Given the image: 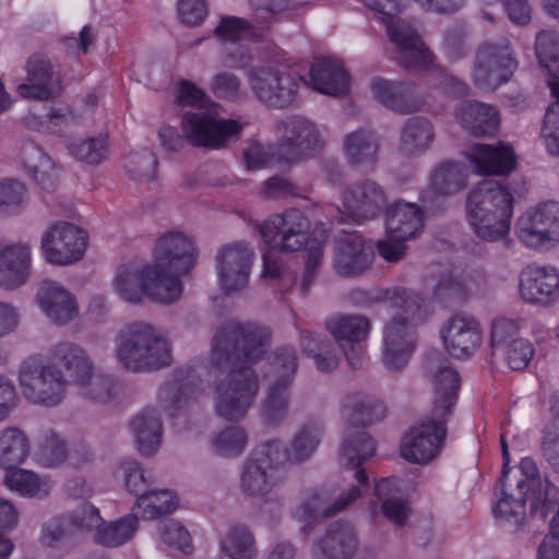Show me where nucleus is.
<instances>
[{
	"label": "nucleus",
	"instance_id": "e433bc0d",
	"mask_svg": "<svg viewBox=\"0 0 559 559\" xmlns=\"http://www.w3.org/2000/svg\"><path fill=\"white\" fill-rule=\"evenodd\" d=\"M21 159L28 175L36 181L41 190L53 192L58 186V170L51 158L33 142L24 144Z\"/></svg>",
	"mask_w": 559,
	"mask_h": 559
},
{
	"label": "nucleus",
	"instance_id": "c9c22d12",
	"mask_svg": "<svg viewBox=\"0 0 559 559\" xmlns=\"http://www.w3.org/2000/svg\"><path fill=\"white\" fill-rule=\"evenodd\" d=\"M376 443L371 436L364 430L349 431L341 448L342 464L355 469L354 477L361 485L368 484L367 473L359 468L362 462L374 454Z\"/></svg>",
	"mask_w": 559,
	"mask_h": 559
},
{
	"label": "nucleus",
	"instance_id": "603ef678",
	"mask_svg": "<svg viewBox=\"0 0 559 559\" xmlns=\"http://www.w3.org/2000/svg\"><path fill=\"white\" fill-rule=\"evenodd\" d=\"M219 545L229 559H254L257 556L254 537L245 526L230 527Z\"/></svg>",
	"mask_w": 559,
	"mask_h": 559
},
{
	"label": "nucleus",
	"instance_id": "79ce46f5",
	"mask_svg": "<svg viewBox=\"0 0 559 559\" xmlns=\"http://www.w3.org/2000/svg\"><path fill=\"white\" fill-rule=\"evenodd\" d=\"M370 320L360 314H342L326 322V330L340 346L361 343L369 334Z\"/></svg>",
	"mask_w": 559,
	"mask_h": 559
},
{
	"label": "nucleus",
	"instance_id": "cd10ccee",
	"mask_svg": "<svg viewBox=\"0 0 559 559\" xmlns=\"http://www.w3.org/2000/svg\"><path fill=\"white\" fill-rule=\"evenodd\" d=\"M423 225V213L415 203L397 201L385 212V229L391 245L414 240Z\"/></svg>",
	"mask_w": 559,
	"mask_h": 559
},
{
	"label": "nucleus",
	"instance_id": "423d86ee",
	"mask_svg": "<svg viewBox=\"0 0 559 559\" xmlns=\"http://www.w3.org/2000/svg\"><path fill=\"white\" fill-rule=\"evenodd\" d=\"M514 197L508 186L486 179L468 193L466 212L475 234L485 241L503 240L510 233Z\"/></svg>",
	"mask_w": 559,
	"mask_h": 559
},
{
	"label": "nucleus",
	"instance_id": "a878e982",
	"mask_svg": "<svg viewBox=\"0 0 559 559\" xmlns=\"http://www.w3.org/2000/svg\"><path fill=\"white\" fill-rule=\"evenodd\" d=\"M475 173L485 176H506L514 168L516 158L512 147L503 142L495 145L474 144L466 153Z\"/></svg>",
	"mask_w": 559,
	"mask_h": 559
},
{
	"label": "nucleus",
	"instance_id": "49530a36",
	"mask_svg": "<svg viewBox=\"0 0 559 559\" xmlns=\"http://www.w3.org/2000/svg\"><path fill=\"white\" fill-rule=\"evenodd\" d=\"M177 509V500L173 491L152 487L132 507L133 516L142 520H154L167 515Z\"/></svg>",
	"mask_w": 559,
	"mask_h": 559
},
{
	"label": "nucleus",
	"instance_id": "69168bd1",
	"mask_svg": "<svg viewBox=\"0 0 559 559\" xmlns=\"http://www.w3.org/2000/svg\"><path fill=\"white\" fill-rule=\"evenodd\" d=\"M257 462L275 474V471L292 461L288 449L280 440H270L261 444L251 454Z\"/></svg>",
	"mask_w": 559,
	"mask_h": 559
},
{
	"label": "nucleus",
	"instance_id": "09e8293b",
	"mask_svg": "<svg viewBox=\"0 0 559 559\" xmlns=\"http://www.w3.org/2000/svg\"><path fill=\"white\" fill-rule=\"evenodd\" d=\"M248 432L241 426H227L212 435L210 450L213 454L234 459L240 456L248 447Z\"/></svg>",
	"mask_w": 559,
	"mask_h": 559
},
{
	"label": "nucleus",
	"instance_id": "6ab92c4d",
	"mask_svg": "<svg viewBox=\"0 0 559 559\" xmlns=\"http://www.w3.org/2000/svg\"><path fill=\"white\" fill-rule=\"evenodd\" d=\"M253 260L250 247H221L215 254V270L222 292L234 295L247 289Z\"/></svg>",
	"mask_w": 559,
	"mask_h": 559
},
{
	"label": "nucleus",
	"instance_id": "a18cd8bd",
	"mask_svg": "<svg viewBox=\"0 0 559 559\" xmlns=\"http://www.w3.org/2000/svg\"><path fill=\"white\" fill-rule=\"evenodd\" d=\"M435 284L431 286L435 298L439 300H462L466 296L467 286L462 273L450 264L438 265L430 272Z\"/></svg>",
	"mask_w": 559,
	"mask_h": 559
},
{
	"label": "nucleus",
	"instance_id": "bb28decb",
	"mask_svg": "<svg viewBox=\"0 0 559 559\" xmlns=\"http://www.w3.org/2000/svg\"><path fill=\"white\" fill-rule=\"evenodd\" d=\"M371 93L378 102L400 114L415 112L424 104L416 86L408 82L377 78L371 81Z\"/></svg>",
	"mask_w": 559,
	"mask_h": 559
},
{
	"label": "nucleus",
	"instance_id": "a19ab883",
	"mask_svg": "<svg viewBox=\"0 0 559 559\" xmlns=\"http://www.w3.org/2000/svg\"><path fill=\"white\" fill-rule=\"evenodd\" d=\"M346 419L353 427H365L384 417V406L364 393H349L343 400Z\"/></svg>",
	"mask_w": 559,
	"mask_h": 559
},
{
	"label": "nucleus",
	"instance_id": "1a4fd4ad",
	"mask_svg": "<svg viewBox=\"0 0 559 559\" xmlns=\"http://www.w3.org/2000/svg\"><path fill=\"white\" fill-rule=\"evenodd\" d=\"M293 259H301L304 262L300 292L307 296L323 259L322 247H302L301 250H294L293 247H265L262 253V277L278 280L282 292L289 290L297 280L296 273L289 269Z\"/></svg>",
	"mask_w": 559,
	"mask_h": 559
},
{
	"label": "nucleus",
	"instance_id": "f3484780",
	"mask_svg": "<svg viewBox=\"0 0 559 559\" xmlns=\"http://www.w3.org/2000/svg\"><path fill=\"white\" fill-rule=\"evenodd\" d=\"M426 370L433 386L431 413L435 418H449L456 404L460 376L449 360L437 350L427 355Z\"/></svg>",
	"mask_w": 559,
	"mask_h": 559
},
{
	"label": "nucleus",
	"instance_id": "2eb2a0df",
	"mask_svg": "<svg viewBox=\"0 0 559 559\" xmlns=\"http://www.w3.org/2000/svg\"><path fill=\"white\" fill-rule=\"evenodd\" d=\"M26 76L16 86V94L25 99L50 100L62 90V75L50 58L44 52L31 55L25 62Z\"/></svg>",
	"mask_w": 559,
	"mask_h": 559
},
{
	"label": "nucleus",
	"instance_id": "680f3d73",
	"mask_svg": "<svg viewBox=\"0 0 559 559\" xmlns=\"http://www.w3.org/2000/svg\"><path fill=\"white\" fill-rule=\"evenodd\" d=\"M261 17L254 16L252 22L241 17L225 16L221 20L219 24L215 27L214 34L223 39L236 40L246 35L255 36L257 31L262 29Z\"/></svg>",
	"mask_w": 559,
	"mask_h": 559
},
{
	"label": "nucleus",
	"instance_id": "4be33fe9",
	"mask_svg": "<svg viewBox=\"0 0 559 559\" xmlns=\"http://www.w3.org/2000/svg\"><path fill=\"white\" fill-rule=\"evenodd\" d=\"M342 203L346 214L353 219L369 221L378 217L385 209L388 194L379 182L362 179L345 188Z\"/></svg>",
	"mask_w": 559,
	"mask_h": 559
},
{
	"label": "nucleus",
	"instance_id": "6e6d98bb",
	"mask_svg": "<svg viewBox=\"0 0 559 559\" xmlns=\"http://www.w3.org/2000/svg\"><path fill=\"white\" fill-rule=\"evenodd\" d=\"M270 382L293 386L298 370V357L290 346L278 347L271 357Z\"/></svg>",
	"mask_w": 559,
	"mask_h": 559
},
{
	"label": "nucleus",
	"instance_id": "864d4df0",
	"mask_svg": "<svg viewBox=\"0 0 559 559\" xmlns=\"http://www.w3.org/2000/svg\"><path fill=\"white\" fill-rule=\"evenodd\" d=\"M323 433V426L319 421H308L295 435L288 449L293 462H302L309 459L317 450Z\"/></svg>",
	"mask_w": 559,
	"mask_h": 559
},
{
	"label": "nucleus",
	"instance_id": "7c9ffc66",
	"mask_svg": "<svg viewBox=\"0 0 559 559\" xmlns=\"http://www.w3.org/2000/svg\"><path fill=\"white\" fill-rule=\"evenodd\" d=\"M311 86L322 94L338 96L349 88V76L343 64L331 58L316 60L309 73Z\"/></svg>",
	"mask_w": 559,
	"mask_h": 559
},
{
	"label": "nucleus",
	"instance_id": "aec40b11",
	"mask_svg": "<svg viewBox=\"0 0 559 559\" xmlns=\"http://www.w3.org/2000/svg\"><path fill=\"white\" fill-rule=\"evenodd\" d=\"M360 548L356 526L348 521L337 520L329 524L311 545V559H355Z\"/></svg>",
	"mask_w": 559,
	"mask_h": 559
},
{
	"label": "nucleus",
	"instance_id": "3c124183",
	"mask_svg": "<svg viewBox=\"0 0 559 559\" xmlns=\"http://www.w3.org/2000/svg\"><path fill=\"white\" fill-rule=\"evenodd\" d=\"M7 471L3 483L10 490L27 498H41L48 495V481L34 472L17 466Z\"/></svg>",
	"mask_w": 559,
	"mask_h": 559
},
{
	"label": "nucleus",
	"instance_id": "8fccbe9b",
	"mask_svg": "<svg viewBox=\"0 0 559 559\" xmlns=\"http://www.w3.org/2000/svg\"><path fill=\"white\" fill-rule=\"evenodd\" d=\"M292 386L270 382L262 404L261 415L269 426L282 424L289 412Z\"/></svg>",
	"mask_w": 559,
	"mask_h": 559
},
{
	"label": "nucleus",
	"instance_id": "ea45409f",
	"mask_svg": "<svg viewBox=\"0 0 559 559\" xmlns=\"http://www.w3.org/2000/svg\"><path fill=\"white\" fill-rule=\"evenodd\" d=\"M374 257L373 247H335L332 266L340 276L354 278L372 265Z\"/></svg>",
	"mask_w": 559,
	"mask_h": 559
},
{
	"label": "nucleus",
	"instance_id": "c03bdc74",
	"mask_svg": "<svg viewBox=\"0 0 559 559\" xmlns=\"http://www.w3.org/2000/svg\"><path fill=\"white\" fill-rule=\"evenodd\" d=\"M276 486L275 474L249 456L240 474V490L249 497H264Z\"/></svg>",
	"mask_w": 559,
	"mask_h": 559
},
{
	"label": "nucleus",
	"instance_id": "4d7b16f0",
	"mask_svg": "<svg viewBox=\"0 0 559 559\" xmlns=\"http://www.w3.org/2000/svg\"><path fill=\"white\" fill-rule=\"evenodd\" d=\"M535 52L548 74L559 79V35L554 31L539 32L535 40Z\"/></svg>",
	"mask_w": 559,
	"mask_h": 559
},
{
	"label": "nucleus",
	"instance_id": "4468645a",
	"mask_svg": "<svg viewBox=\"0 0 559 559\" xmlns=\"http://www.w3.org/2000/svg\"><path fill=\"white\" fill-rule=\"evenodd\" d=\"M360 495L361 489L356 485H352L333 500L326 489L308 488L300 492L292 516L300 523L312 525L343 512Z\"/></svg>",
	"mask_w": 559,
	"mask_h": 559
},
{
	"label": "nucleus",
	"instance_id": "f8f14e48",
	"mask_svg": "<svg viewBox=\"0 0 559 559\" xmlns=\"http://www.w3.org/2000/svg\"><path fill=\"white\" fill-rule=\"evenodd\" d=\"M248 84L259 102L272 108H285L297 96L298 81L281 66L264 64L247 73Z\"/></svg>",
	"mask_w": 559,
	"mask_h": 559
},
{
	"label": "nucleus",
	"instance_id": "e2e57ef3",
	"mask_svg": "<svg viewBox=\"0 0 559 559\" xmlns=\"http://www.w3.org/2000/svg\"><path fill=\"white\" fill-rule=\"evenodd\" d=\"M520 326L518 321L509 318H497L491 323L490 347L492 355L496 356L503 352L509 345L519 337Z\"/></svg>",
	"mask_w": 559,
	"mask_h": 559
},
{
	"label": "nucleus",
	"instance_id": "c756f323",
	"mask_svg": "<svg viewBox=\"0 0 559 559\" xmlns=\"http://www.w3.org/2000/svg\"><path fill=\"white\" fill-rule=\"evenodd\" d=\"M455 117L463 128L476 136L495 134L500 123L497 108L477 100L460 103Z\"/></svg>",
	"mask_w": 559,
	"mask_h": 559
},
{
	"label": "nucleus",
	"instance_id": "338daca9",
	"mask_svg": "<svg viewBox=\"0 0 559 559\" xmlns=\"http://www.w3.org/2000/svg\"><path fill=\"white\" fill-rule=\"evenodd\" d=\"M124 472V485L130 493L140 499L154 484V477L145 471L136 461H128L122 465Z\"/></svg>",
	"mask_w": 559,
	"mask_h": 559
},
{
	"label": "nucleus",
	"instance_id": "f03ea898",
	"mask_svg": "<svg viewBox=\"0 0 559 559\" xmlns=\"http://www.w3.org/2000/svg\"><path fill=\"white\" fill-rule=\"evenodd\" d=\"M195 247H154L153 259L142 265L138 261L120 264L114 280L115 292L127 302L141 304L143 297L170 305L183 292L181 277L197 264Z\"/></svg>",
	"mask_w": 559,
	"mask_h": 559
},
{
	"label": "nucleus",
	"instance_id": "c85d7f7f",
	"mask_svg": "<svg viewBox=\"0 0 559 559\" xmlns=\"http://www.w3.org/2000/svg\"><path fill=\"white\" fill-rule=\"evenodd\" d=\"M36 299L43 312L58 325H63L78 316L73 295L55 282H43Z\"/></svg>",
	"mask_w": 559,
	"mask_h": 559
},
{
	"label": "nucleus",
	"instance_id": "2f4dec72",
	"mask_svg": "<svg viewBox=\"0 0 559 559\" xmlns=\"http://www.w3.org/2000/svg\"><path fill=\"white\" fill-rule=\"evenodd\" d=\"M31 275L28 247L0 248V287L8 290L23 286Z\"/></svg>",
	"mask_w": 559,
	"mask_h": 559
},
{
	"label": "nucleus",
	"instance_id": "0eeeda50",
	"mask_svg": "<svg viewBox=\"0 0 559 559\" xmlns=\"http://www.w3.org/2000/svg\"><path fill=\"white\" fill-rule=\"evenodd\" d=\"M309 222L305 214L296 209H290L283 214L269 217L259 226V233L266 245H285L293 238H304L306 245H365L356 234L341 228H328L325 224H316L310 233Z\"/></svg>",
	"mask_w": 559,
	"mask_h": 559
},
{
	"label": "nucleus",
	"instance_id": "13d9d810",
	"mask_svg": "<svg viewBox=\"0 0 559 559\" xmlns=\"http://www.w3.org/2000/svg\"><path fill=\"white\" fill-rule=\"evenodd\" d=\"M38 457L46 467H57L67 461L66 441L53 430H46L38 444Z\"/></svg>",
	"mask_w": 559,
	"mask_h": 559
},
{
	"label": "nucleus",
	"instance_id": "5fc2aeb1",
	"mask_svg": "<svg viewBox=\"0 0 559 559\" xmlns=\"http://www.w3.org/2000/svg\"><path fill=\"white\" fill-rule=\"evenodd\" d=\"M88 231L67 221H56L41 235V245H87Z\"/></svg>",
	"mask_w": 559,
	"mask_h": 559
},
{
	"label": "nucleus",
	"instance_id": "72a5a7b5",
	"mask_svg": "<svg viewBox=\"0 0 559 559\" xmlns=\"http://www.w3.org/2000/svg\"><path fill=\"white\" fill-rule=\"evenodd\" d=\"M374 495L379 501L380 513L393 525L405 526L412 509L401 497L400 480L394 477L381 479L374 486Z\"/></svg>",
	"mask_w": 559,
	"mask_h": 559
},
{
	"label": "nucleus",
	"instance_id": "052dcab7",
	"mask_svg": "<svg viewBox=\"0 0 559 559\" xmlns=\"http://www.w3.org/2000/svg\"><path fill=\"white\" fill-rule=\"evenodd\" d=\"M549 86L556 100L549 105L545 114L542 136L549 153L559 155V82H550Z\"/></svg>",
	"mask_w": 559,
	"mask_h": 559
},
{
	"label": "nucleus",
	"instance_id": "0e129e2a",
	"mask_svg": "<svg viewBox=\"0 0 559 559\" xmlns=\"http://www.w3.org/2000/svg\"><path fill=\"white\" fill-rule=\"evenodd\" d=\"M71 153L78 159L91 165L104 162L108 156L107 138L104 135L85 139L70 146Z\"/></svg>",
	"mask_w": 559,
	"mask_h": 559
},
{
	"label": "nucleus",
	"instance_id": "39448f33",
	"mask_svg": "<svg viewBox=\"0 0 559 559\" xmlns=\"http://www.w3.org/2000/svg\"><path fill=\"white\" fill-rule=\"evenodd\" d=\"M115 355L122 368L133 373L155 372L173 362L167 335L144 321L129 323L119 331Z\"/></svg>",
	"mask_w": 559,
	"mask_h": 559
},
{
	"label": "nucleus",
	"instance_id": "774afa93",
	"mask_svg": "<svg viewBox=\"0 0 559 559\" xmlns=\"http://www.w3.org/2000/svg\"><path fill=\"white\" fill-rule=\"evenodd\" d=\"M540 452L548 467L559 477V423H550L545 427Z\"/></svg>",
	"mask_w": 559,
	"mask_h": 559
},
{
	"label": "nucleus",
	"instance_id": "f257e3e1",
	"mask_svg": "<svg viewBox=\"0 0 559 559\" xmlns=\"http://www.w3.org/2000/svg\"><path fill=\"white\" fill-rule=\"evenodd\" d=\"M271 330L254 321H226L217 331L210 361L227 372L213 385L214 411L226 421L239 423L252 407L259 390V377L251 367L271 346Z\"/></svg>",
	"mask_w": 559,
	"mask_h": 559
},
{
	"label": "nucleus",
	"instance_id": "37998d69",
	"mask_svg": "<svg viewBox=\"0 0 559 559\" xmlns=\"http://www.w3.org/2000/svg\"><path fill=\"white\" fill-rule=\"evenodd\" d=\"M31 452L27 435L17 427L0 430V467L11 469L24 463Z\"/></svg>",
	"mask_w": 559,
	"mask_h": 559
},
{
	"label": "nucleus",
	"instance_id": "20e7f679",
	"mask_svg": "<svg viewBox=\"0 0 559 559\" xmlns=\"http://www.w3.org/2000/svg\"><path fill=\"white\" fill-rule=\"evenodd\" d=\"M520 477H500V497L493 508L495 516L510 531L520 530L525 521V502L530 503L533 518L546 520L555 510L559 488L547 477L543 478L536 462L524 457L519 466Z\"/></svg>",
	"mask_w": 559,
	"mask_h": 559
},
{
	"label": "nucleus",
	"instance_id": "473e14b6",
	"mask_svg": "<svg viewBox=\"0 0 559 559\" xmlns=\"http://www.w3.org/2000/svg\"><path fill=\"white\" fill-rule=\"evenodd\" d=\"M51 358L55 364L63 367L74 383L85 384L91 378L92 360L79 344L69 341L57 343L51 348Z\"/></svg>",
	"mask_w": 559,
	"mask_h": 559
},
{
	"label": "nucleus",
	"instance_id": "412c9836",
	"mask_svg": "<svg viewBox=\"0 0 559 559\" xmlns=\"http://www.w3.org/2000/svg\"><path fill=\"white\" fill-rule=\"evenodd\" d=\"M515 233L526 245L559 242V203L548 201L526 211L518 218Z\"/></svg>",
	"mask_w": 559,
	"mask_h": 559
},
{
	"label": "nucleus",
	"instance_id": "b1692460",
	"mask_svg": "<svg viewBox=\"0 0 559 559\" xmlns=\"http://www.w3.org/2000/svg\"><path fill=\"white\" fill-rule=\"evenodd\" d=\"M441 337L448 353L455 358H465L480 345L483 333L479 322L466 313L451 317L441 330Z\"/></svg>",
	"mask_w": 559,
	"mask_h": 559
},
{
	"label": "nucleus",
	"instance_id": "393cba45",
	"mask_svg": "<svg viewBox=\"0 0 559 559\" xmlns=\"http://www.w3.org/2000/svg\"><path fill=\"white\" fill-rule=\"evenodd\" d=\"M201 383V374L193 367L178 368L159 386L157 401L166 411L179 409L197 396Z\"/></svg>",
	"mask_w": 559,
	"mask_h": 559
},
{
	"label": "nucleus",
	"instance_id": "9d476101",
	"mask_svg": "<svg viewBox=\"0 0 559 559\" xmlns=\"http://www.w3.org/2000/svg\"><path fill=\"white\" fill-rule=\"evenodd\" d=\"M216 108L217 106L212 104L204 110L186 112L182 116L181 130L192 146L221 148L240 131L241 127L237 121L221 119Z\"/></svg>",
	"mask_w": 559,
	"mask_h": 559
},
{
	"label": "nucleus",
	"instance_id": "a211bd4d",
	"mask_svg": "<svg viewBox=\"0 0 559 559\" xmlns=\"http://www.w3.org/2000/svg\"><path fill=\"white\" fill-rule=\"evenodd\" d=\"M390 40L397 48L396 59L408 71H423L429 69L435 56L425 46L415 28L406 21L391 19L384 22Z\"/></svg>",
	"mask_w": 559,
	"mask_h": 559
},
{
	"label": "nucleus",
	"instance_id": "f704fd0d",
	"mask_svg": "<svg viewBox=\"0 0 559 559\" xmlns=\"http://www.w3.org/2000/svg\"><path fill=\"white\" fill-rule=\"evenodd\" d=\"M343 150L352 166L365 170L371 169L378 160V138L371 130L357 129L344 136Z\"/></svg>",
	"mask_w": 559,
	"mask_h": 559
},
{
	"label": "nucleus",
	"instance_id": "6e6552de",
	"mask_svg": "<svg viewBox=\"0 0 559 559\" xmlns=\"http://www.w3.org/2000/svg\"><path fill=\"white\" fill-rule=\"evenodd\" d=\"M516 51L507 37L480 43L473 52L469 76L484 92H495L508 83L519 69Z\"/></svg>",
	"mask_w": 559,
	"mask_h": 559
},
{
	"label": "nucleus",
	"instance_id": "de8ad7c7",
	"mask_svg": "<svg viewBox=\"0 0 559 559\" xmlns=\"http://www.w3.org/2000/svg\"><path fill=\"white\" fill-rule=\"evenodd\" d=\"M468 173L461 163L443 162L431 175V189L438 195H452L463 190Z\"/></svg>",
	"mask_w": 559,
	"mask_h": 559
},
{
	"label": "nucleus",
	"instance_id": "4c0bfd02",
	"mask_svg": "<svg viewBox=\"0 0 559 559\" xmlns=\"http://www.w3.org/2000/svg\"><path fill=\"white\" fill-rule=\"evenodd\" d=\"M138 450L141 454L150 456L154 454L162 440V420L154 409L145 408L138 413L130 421Z\"/></svg>",
	"mask_w": 559,
	"mask_h": 559
},
{
	"label": "nucleus",
	"instance_id": "7ed1b4c3",
	"mask_svg": "<svg viewBox=\"0 0 559 559\" xmlns=\"http://www.w3.org/2000/svg\"><path fill=\"white\" fill-rule=\"evenodd\" d=\"M347 299L355 306L369 308L388 302L392 318L383 329L382 364L391 371H401L408 362L417 341L415 326L426 318L425 299L404 287L385 289L353 288Z\"/></svg>",
	"mask_w": 559,
	"mask_h": 559
},
{
	"label": "nucleus",
	"instance_id": "bf43d9fd",
	"mask_svg": "<svg viewBox=\"0 0 559 559\" xmlns=\"http://www.w3.org/2000/svg\"><path fill=\"white\" fill-rule=\"evenodd\" d=\"M138 530V520L131 512L130 515L112 522L97 531V540L110 547L119 546L128 542Z\"/></svg>",
	"mask_w": 559,
	"mask_h": 559
},
{
	"label": "nucleus",
	"instance_id": "9b49d317",
	"mask_svg": "<svg viewBox=\"0 0 559 559\" xmlns=\"http://www.w3.org/2000/svg\"><path fill=\"white\" fill-rule=\"evenodd\" d=\"M20 381L24 395L35 404L52 407L64 396L67 381L56 365H43L31 357L21 366Z\"/></svg>",
	"mask_w": 559,
	"mask_h": 559
},
{
	"label": "nucleus",
	"instance_id": "5701e85b",
	"mask_svg": "<svg viewBox=\"0 0 559 559\" xmlns=\"http://www.w3.org/2000/svg\"><path fill=\"white\" fill-rule=\"evenodd\" d=\"M520 296L526 304L549 307L559 299V272L551 265L531 264L522 270Z\"/></svg>",
	"mask_w": 559,
	"mask_h": 559
},
{
	"label": "nucleus",
	"instance_id": "ddd939ff",
	"mask_svg": "<svg viewBox=\"0 0 559 559\" xmlns=\"http://www.w3.org/2000/svg\"><path fill=\"white\" fill-rule=\"evenodd\" d=\"M281 135L277 156L284 164L292 165L313 154L321 145V135L316 124L305 117L293 116L277 123Z\"/></svg>",
	"mask_w": 559,
	"mask_h": 559
},
{
	"label": "nucleus",
	"instance_id": "dca6fc26",
	"mask_svg": "<svg viewBox=\"0 0 559 559\" xmlns=\"http://www.w3.org/2000/svg\"><path fill=\"white\" fill-rule=\"evenodd\" d=\"M448 418L430 416L412 427L404 436L401 444L402 456L417 464H427L441 451L447 436Z\"/></svg>",
	"mask_w": 559,
	"mask_h": 559
},
{
	"label": "nucleus",
	"instance_id": "58836bf2",
	"mask_svg": "<svg viewBox=\"0 0 559 559\" xmlns=\"http://www.w3.org/2000/svg\"><path fill=\"white\" fill-rule=\"evenodd\" d=\"M433 139L435 130L428 119L409 118L400 132L399 152L404 156L421 155L431 146Z\"/></svg>",
	"mask_w": 559,
	"mask_h": 559
}]
</instances>
